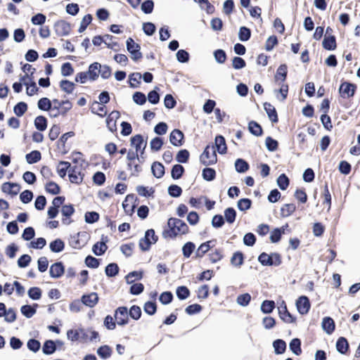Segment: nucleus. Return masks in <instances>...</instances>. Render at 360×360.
Here are the masks:
<instances>
[{
  "mask_svg": "<svg viewBox=\"0 0 360 360\" xmlns=\"http://www.w3.org/2000/svg\"><path fill=\"white\" fill-rule=\"evenodd\" d=\"M168 229L163 231L164 238H173L177 235L185 234L188 231V225L182 220L170 218L167 222Z\"/></svg>",
  "mask_w": 360,
  "mask_h": 360,
  "instance_id": "nucleus-1",
  "label": "nucleus"
},
{
  "mask_svg": "<svg viewBox=\"0 0 360 360\" xmlns=\"http://www.w3.org/2000/svg\"><path fill=\"white\" fill-rule=\"evenodd\" d=\"M84 160L80 158H74L73 165H70L69 169V179L71 183L79 184L84 179L83 172Z\"/></svg>",
  "mask_w": 360,
  "mask_h": 360,
  "instance_id": "nucleus-2",
  "label": "nucleus"
},
{
  "mask_svg": "<svg viewBox=\"0 0 360 360\" xmlns=\"http://www.w3.org/2000/svg\"><path fill=\"white\" fill-rule=\"evenodd\" d=\"M200 162L204 165L214 164L217 160V154L214 146H207L200 157Z\"/></svg>",
  "mask_w": 360,
  "mask_h": 360,
  "instance_id": "nucleus-3",
  "label": "nucleus"
},
{
  "mask_svg": "<svg viewBox=\"0 0 360 360\" xmlns=\"http://www.w3.org/2000/svg\"><path fill=\"white\" fill-rule=\"evenodd\" d=\"M158 238L155 233L153 229H148L145 233L144 238H141L139 241V247L143 250H149L150 245L157 242Z\"/></svg>",
  "mask_w": 360,
  "mask_h": 360,
  "instance_id": "nucleus-4",
  "label": "nucleus"
},
{
  "mask_svg": "<svg viewBox=\"0 0 360 360\" xmlns=\"http://www.w3.org/2000/svg\"><path fill=\"white\" fill-rule=\"evenodd\" d=\"M127 49L131 53V58L136 61L142 58V53L140 51V46L135 43L131 38H129L127 40Z\"/></svg>",
  "mask_w": 360,
  "mask_h": 360,
  "instance_id": "nucleus-5",
  "label": "nucleus"
},
{
  "mask_svg": "<svg viewBox=\"0 0 360 360\" xmlns=\"http://www.w3.org/2000/svg\"><path fill=\"white\" fill-rule=\"evenodd\" d=\"M115 319L119 326H124L128 323L129 314L126 307H118L115 314Z\"/></svg>",
  "mask_w": 360,
  "mask_h": 360,
  "instance_id": "nucleus-6",
  "label": "nucleus"
},
{
  "mask_svg": "<svg viewBox=\"0 0 360 360\" xmlns=\"http://www.w3.org/2000/svg\"><path fill=\"white\" fill-rule=\"evenodd\" d=\"M54 30L57 35L67 36L71 31V26L65 20H58L54 24Z\"/></svg>",
  "mask_w": 360,
  "mask_h": 360,
  "instance_id": "nucleus-7",
  "label": "nucleus"
},
{
  "mask_svg": "<svg viewBox=\"0 0 360 360\" xmlns=\"http://www.w3.org/2000/svg\"><path fill=\"white\" fill-rule=\"evenodd\" d=\"M356 90V86L349 82H343L339 89V92L343 98L352 97Z\"/></svg>",
  "mask_w": 360,
  "mask_h": 360,
  "instance_id": "nucleus-8",
  "label": "nucleus"
},
{
  "mask_svg": "<svg viewBox=\"0 0 360 360\" xmlns=\"http://www.w3.org/2000/svg\"><path fill=\"white\" fill-rule=\"evenodd\" d=\"M278 314L280 318L285 323H293L295 321V319L288 311L287 307L284 301H282L281 305L278 307Z\"/></svg>",
  "mask_w": 360,
  "mask_h": 360,
  "instance_id": "nucleus-9",
  "label": "nucleus"
},
{
  "mask_svg": "<svg viewBox=\"0 0 360 360\" xmlns=\"http://www.w3.org/2000/svg\"><path fill=\"white\" fill-rule=\"evenodd\" d=\"M296 306L298 311L301 314H305L308 313L310 309V303L307 297L301 296L296 302Z\"/></svg>",
  "mask_w": 360,
  "mask_h": 360,
  "instance_id": "nucleus-10",
  "label": "nucleus"
},
{
  "mask_svg": "<svg viewBox=\"0 0 360 360\" xmlns=\"http://www.w3.org/2000/svg\"><path fill=\"white\" fill-rule=\"evenodd\" d=\"M98 301V296L96 292H91L88 295H84L81 298V302L89 307H94Z\"/></svg>",
  "mask_w": 360,
  "mask_h": 360,
  "instance_id": "nucleus-11",
  "label": "nucleus"
},
{
  "mask_svg": "<svg viewBox=\"0 0 360 360\" xmlns=\"http://www.w3.org/2000/svg\"><path fill=\"white\" fill-rule=\"evenodd\" d=\"M184 134L179 129H174L169 136V141L174 146H181L183 144Z\"/></svg>",
  "mask_w": 360,
  "mask_h": 360,
  "instance_id": "nucleus-12",
  "label": "nucleus"
},
{
  "mask_svg": "<svg viewBox=\"0 0 360 360\" xmlns=\"http://www.w3.org/2000/svg\"><path fill=\"white\" fill-rule=\"evenodd\" d=\"M131 146H134L136 149V152H139L141 148L142 151L141 152V154H143V150L146 148V143L144 142L143 138L141 135H136L134 136H132L131 138Z\"/></svg>",
  "mask_w": 360,
  "mask_h": 360,
  "instance_id": "nucleus-13",
  "label": "nucleus"
},
{
  "mask_svg": "<svg viewBox=\"0 0 360 360\" xmlns=\"http://www.w3.org/2000/svg\"><path fill=\"white\" fill-rule=\"evenodd\" d=\"M216 244V240H209L202 243L195 252V256L197 257H202L203 255L212 248Z\"/></svg>",
  "mask_w": 360,
  "mask_h": 360,
  "instance_id": "nucleus-14",
  "label": "nucleus"
},
{
  "mask_svg": "<svg viewBox=\"0 0 360 360\" xmlns=\"http://www.w3.org/2000/svg\"><path fill=\"white\" fill-rule=\"evenodd\" d=\"M20 186L15 183L6 182L2 184L1 190L4 193L11 195H17L20 191Z\"/></svg>",
  "mask_w": 360,
  "mask_h": 360,
  "instance_id": "nucleus-15",
  "label": "nucleus"
},
{
  "mask_svg": "<svg viewBox=\"0 0 360 360\" xmlns=\"http://www.w3.org/2000/svg\"><path fill=\"white\" fill-rule=\"evenodd\" d=\"M64 273V266L61 262L52 264L49 269L51 277L56 278L60 277Z\"/></svg>",
  "mask_w": 360,
  "mask_h": 360,
  "instance_id": "nucleus-16",
  "label": "nucleus"
},
{
  "mask_svg": "<svg viewBox=\"0 0 360 360\" xmlns=\"http://www.w3.org/2000/svg\"><path fill=\"white\" fill-rule=\"evenodd\" d=\"M288 224L281 226V228H276L271 232L270 240L272 243H277L280 240L282 234L285 233V230L288 229Z\"/></svg>",
  "mask_w": 360,
  "mask_h": 360,
  "instance_id": "nucleus-17",
  "label": "nucleus"
},
{
  "mask_svg": "<svg viewBox=\"0 0 360 360\" xmlns=\"http://www.w3.org/2000/svg\"><path fill=\"white\" fill-rule=\"evenodd\" d=\"M91 112L94 114L103 117L107 114L106 107L99 102L94 101L91 106Z\"/></svg>",
  "mask_w": 360,
  "mask_h": 360,
  "instance_id": "nucleus-18",
  "label": "nucleus"
},
{
  "mask_svg": "<svg viewBox=\"0 0 360 360\" xmlns=\"http://www.w3.org/2000/svg\"><path fill=\"white\" fill-rule=\"evenodd\" d=\"M75 212V209L72 205H65L61 208V213L65 218L63 219V222L65 224H70L71 221L69 220V217L72 215Z\"/></svg>",
  "mask_w": 360,
  "mask_h": 360,
  "instance_id": "nucleus-19",
  "label": "nucleus"
},
{
  "mask_svg": "<svg viewBox=\"0 0 360 360\" xmlns=\"http://www.w3.org/2000/svg\"><path fill=\"white\" fill-rule=\"evenodd\" d=\"M264 108L268 115L269 118L272 122H278V115L275 108L269 103H265L264 104Z\"/></svg>",
  "mask_w": 360,
  "mask_h": 360,
  "instance_id": "nucleus-20",
  "label": "nucleus"
},
{
  "mask_svg": "<svg viewBox=\"0 0 360 360\" xmlns=\"http://www.w3.org/2000/svg\"><path fill=\"white\" fill-rule=\"evenodd\" d=\"M322 328L328 334H331L335 330L334 321L330 317H325L322 321Z\"/></svg>",
  "mask_w": 360,
  "mask_h": 360,
  "instance_id": "nucleus-21",
  "label": "nucleus"
},
{
  "mask_svg": "<svg viewBox=\"0 0 360 360\" xmlns=\"http://www.w3.org/2000/svg\"><path fill=\"white\" fill-rule=\"evenodd\" d=\"M101 64L98 63H94L89 67V77L90 80L94 81L98 77L99 70Z\"/></svg>",
  "mask_w": 360,
  "mask_h": 360,
  "instance_id": "nucleus-22",
  "label": "nucleus"
},
{
  "mask_svg": "<svg viewBox=\"0 0 360 360\" xmlns=\"http://www.w3.org/2000/svg\"><path fill=\"white\" fill-rule=\"evenodd\" d=\"M215 146L217 151L220 154H224L226 153V144L224 138L222 136H217L215 138Z\"/></svg>",
  "mask_w": 360,
  "mask_h": 360,
  "instance_id": "nucleus-23",
  "label": "nucleus"
},
{
  "mask_svg": "<svg viewBox=\"0 0 360 360\" xmlns=\"http://www.w3.org/2000/svg\"><path fill=\"white\" fill-rule=\"evenodd\" d=\"M71 163L65 161H60L57 167V172L58 175L64 178L66 176L67 172H69Z\"/></svg>",
  "mask_w": 360,
  "mask_h": 360,
  "instance_id": "nucleus-24",
  "label": "nucleus"
},
{
  "mask_svg": "<svg viewBox=\"0 0 360 360\" xmlns=\"http://www.w3.org/2000/svg\"><path fill=\"white\" fill-rule=\"evenodd\" d=\"M56 350V343L54 341L49 340L45 341L42 347L43 353L49 355L54 353Z\"/></svg>",
  "mask_w": 360,
  "mask_h": 360,
  "instance_id": "nucleus-25",
  "label": "nucleus"
},
{
  "mask_svg": "<svg viewBox=\"0 0 360 360\" xmlns=\"http://www.w3.org/2000/svg\"><path fill=\"white\" fill-rule=\"evenodd\" d=\"M151 170L156 178H161L165 174L164 166L158 162H155L152 165Z\"/></svg>",
  "mask_w": 360,
  "mask_h": 360,
  "instance_id": "nucleus-26",
  "label": "nucleus"
},
{
  "mask_svg": "<svg viewBox=\"0 0 360 360\" xmlns=\"http://www.w3.org/2000/svg\"><path fill=\"white\" fill-rule=\"evenodd\" d=\"M296 210V206L293 203L285 204L281 208V215L282 217H288L290 216Z\"/></svg>",
  "mask_w": 360,
  "mask_h": 360,
  "instance_id": "nucleus-27",
  "label": "nucleus"
},
{
  "mask_svg": "<svg viewBox=\"0 0 360 360\" xmlns=\"http://www.w3.org/2000/svg\"><path fill=\"white\" fill-rule=\"evenodd\" d=\"M322 44L326 50H334L336 48L335 37L334 36L325 37Z\"/></svg>",
  "mask_w": 360,
  "mask_h": 360,
  "instance_id": "nucleus-28",
  "label": "nucleus"
},
{
  "mask_svg": "<svg viewBox=\"0 0 360 360\" xmlns=\"http://www.w3.org/2000/svg\"><path fill=\"white\" fill-rule=\"evenodd\" d=\"M349 345L346 338L341 337L336 342L337 350L341 354H345L348 350Z\"/></svg>",
  "mask_w": 360,
  "mask_h": 360,
  "instance_id": "nucleus-29",
  "label": "nucleus"
},
{
  "mask_svg": "<svg viewBox=\"0 0 360 360\" xmlns=\"http://www.w3.org/2000/svg\"><path fill=\"white\" fill-rule=\"evenodd\" d=\"M49 247L53 252H60L63 250L65 244L62 240L56 239L50 243Z\"/></svg>",
  "mask_w": 360,
  "mask_h": 360,
  "instance_id": "nucleus-30",
  "label": "nucleus"
},
{
  "mask_svg": "<svg viewBox=\"0 0 360 360\" xmlns=\"http://www.w3.org/2000/svg\"><path fill=\"white\" fill-rule=\"evenodd\" d=\"M248 129L251 134L256 136H259L262 134V129L261 126L255 121H251L249 122Z\"/></svg>",
  "mask_w": 360,
  "mask_h": 360,
  "instance_id": "nucleus-31",
  "label": "nucleus"
},
{
  "mask_svg": "<svg viewBox=\"0 0 360 360\" xmlns=\"http://www.w3.org/2000/svg\"><path fill=\"white\" fill-rule=\"evenodd\" d=\"M26 160L29 164H33L39 162L41 158V153L38 150H33L25 156Z\"/></svg>",
  "mask_w": 360,
  "mask_h": 360,
  "instance_id": "nucleus-32",
  "label": "nucleus"
},
{
  "mask_svg": "<svg viewBox=\"0 0 360 360\" xmlns=\"http://www.w3.org/2000/svg\"><path fill=\"white\" fill-rule=\"evenodd\" d=\"M143 277V273L141 271H131L126 276L125 279L127 283L132 284L136 280H141Z\"/></svg>",
  "mask_w": 360,
  "mask_h": 360,
  "instance_id": "nucleus-33",
  "label": "nucleus"
},
{
  "mask_svg": "<svg viewBox=\"0 0 360 360\" xmlns=\"http://www.w3.org/2000/svg\"><path fill=\"white\" fill-rule=\"evenodd\" d=\"M273 347L276 354H283L286 349L285 342L283 340L278 339L273 342Z\"/></svg>",
  "mask_w": 360,
  "mask_h": 360,
  "instance_id": "nucleus-34",
  "label": "nucleus"
},
{
  "mask_svg": "<svg viewBox=\"0 0 360 360\" xmlns=\"http://www.w3.org/2000/svg\"><path fill=\"white\" fill-rule=\"evenodd\" d=\"M290 350L296 355H300L302 353L301 342L298 338H294L290 342Z\"/></svg>",
  "mask_w": 360,
  "mask_h": 360,
  "instance_id": "nucleus-35",
  "label": "nucleus"
},
{
  "mask_svg": "<svg viewBox=\"0 0 360 360\" xmlns=\"http://www.w3.org/2000/svg\"><path fill=\"white\" fill-rule=\"evenodd\" d=\"M287 76V65L285 64L281 65L277 69L276 74L275 75V79L276 81L279 79L281 82H284L286 79Z\"/></svg>",
  "mask_w": 360,
  "mask_h": 360,
  "instance_id": "nucleus-36",
  "label": "nucleus"
},
{
  "mask_svg": "<svg viewBox=\"0 0 360 360\" xmlns=\"http://www.w3.org/2000/svg\"><path fill=\"white\" fill-rule=\"evenodd\" d=\"M35 127L41 131H44L47 127V120L44 116H38L34 120Z\"/></svg>",
  "mask_w": 360,
  "mask_h": 360,
  "instance_id": "nucleus-37",
  "label": "nucleus"
},
{
  "mask_svg": "<svg viewBox=\"0 0 360 360\" xmlns=\"http://www.w3.org/2000/svg\"><path fill=\"white\" fill-rule=\"evenodd\" d=\"M97 354L101 358L105 359L111 356L112 349L109 346L103 345L97 349Z\"/></svg>",
  "mask_w": 360,
  "mask_h": 360,
  "instance_id": "nucleus-38",
  "label": "nucleus"
},
{
  "mask_svg": "<svg viewBox=\"0 0 360 360\" xmlns=\"http://www.w3.org/2000/svg\"><path fill=\"white\" fill-rule=\"evenodd\" d=\"M236 170L239 173H244L249 169V165L243 159H237L235 162Z\"/></svg>",
  "mask_w": 360,
  "mask_h": 360,
  "instance_id": "nucleus-39",
  "label": "nucleus"
},
{
  "mask_svg": "<svg viewBox=\"0 0 360 360\" xmlns=\"http://www.w3.org/2000/svg\"><path fill=\"white\" fill-rule=\"evenodd\" d=\"M107 248L108 247L105 243L98 242L94 245L92 250L96 255L100 256L105 253Z\"/></svg>",
  "mask_w": 360,
  "mask_h": 360,
  "instance_id": "nucleus-40",
  "label": "nucleus"
},
{
  "mask_svg": "<svg viewBox=\"0 0 360 360\" xmlns=\"http://www.w3.org/2000/svg\"><path fill=\"white\" fill-rule=\"evenodd\" d=\"M208 256L212 263H216L223 258V251L221 249H215Z\"/></svg>",
  "mask_w": 360,
  "mask_h": 360,
  "instance_id": "nucleus-41",
  "label": "nucleus"
},
{
  "mask_svg": "<svg viewBox=\"0 0 360 360\" xmlns=\"http://www.w3.org/2000/svg\"><path fill=\"white\" fill-rule=\"evenodd\" d=\"M236 212L232 207H229L224 210V217L229 224H233L235 221Z\"/></svg>",
  "mask_w": 360,
  "mask_h": 360,
  "instance_id": "nucleus-42",
  "label": "nucleus"
},
{
  "mask_svg": "<svg viewBox=\"0 0 360 360\" xmlns=\"http://www.w3.org/2000/svg\"><path fill=\"white\" fill-rule=\"evenodd\" d=\"M275 307V303L271 300H264L261 305V310L264 314L271 313Z\"/></svg>",
  "mask_w": 360,
  "mask_h": 360,
  "instance_id": "nucleus-43",
  "label": "nucleus"
},
{
  "mask_svg": "<svg viewBox=\"0 0 360 360\" xmlns=\"http://www.w3.org/2000/svg\"><path fill=\"white\" fill-rule=\"evenodd\" d=\"M184 172V168L181 165H175L173 166L171 172L172 177L174 179H179L181 177Z\"/></svg>",
  "mask_w": 360,
  "mask_h": 360,
  "instance_id": "nucleus-44",
  "label": "nucleus"
},
{
  "mask_svg": "<svg viewBox=\"0 0 360 360\" xmlns=\"http://www.w3.org/2000/svg\"><path fill=\"white\" fill-rule=\"evenodd\" d=\"M127 158L129 161L127 164L128 169L132 170V164L134 163V161H139L138 152L129 150L127 153Z\"/></svg>",
  "mask_w": 360,
  "mask_h": 360,
  "instance_id": "nucleus-45",
  "label": "nucleus"
},
{
  "mask_svg": "<svg viewBox=\"0 0 360 360\" xmlns=\"http://www.w3.org/2000/svg\"><path fill=\"white\" fill-rule=\"evenodd\" d=\"M60 86L63 91L67 94H71L74 91L75 84L68 80H62L60 82Z\"/></svg>",
  "mask_w": 360,
  "mask_h": 360,
  "instance_id": "nucleus-46",
  "label": "nucleus"
},
{
  "mask_svg": "<svg viewBox=\"0 0 360 360\" xmlns=\"http://www.w3.org/2000/svg\"><path fill=\"white\" fill-rule=\"evenodd\" d=\"M27 109V105L25 102H19L14 106L13 111L18 117H21L26 112Z\"/></svg>",
  "mask_w": 360,
  "mask_h": 360,
  "instance_id": "nucleus-47",
  "label": "nucleus"
},
{
  "mask_svg": "<svg viewBox=\"0 0 360 360\" xmlns=\"http://www.w3.org/2000/svg\"><path fill=\"white\" fill-rule=\"evenodd\" d=\"M231 263L240 267L243 264V255L240 252H235L231 259Z\"/></svg>",
  "mask_w": 360,
  "mask_h": 360,
  "instance_id": "nucleus-48",
  "label": "nucleus"
},
{
  "mask_svg": "<svg viewBox=\"0 0 360 360\" xmlns=\"http://www.w3.org/2000/svg\"><path fill=\"white\" fill-rule=\"evenodd\" d=\"M142 75L139 72H134L129 75V84L131 87L136 88L140 83Z\"/></svg>",
  "mask_w": 360,
  "mask_h": 360,
  "instance_id": "nucleus-49",
  "label": "nucleus"
},
{
  "mask_svg": "<svg viewBox=\"0 0 360 360\" xmlns=\"http://www.w3.org/2000/svg\"><path fill=\"white\" fill-rule=\"evenodd\" d=\"M251 36L250 30L246 27H241L239 30L238 37L242 41H248Z\"/></svg>",
  "mask_w": 360,
  "mask_h": 360,
  "instance_id": "nucleus-50",
  "label": "nucleus"
},
{
  "mask_svg": "<svg viewBox=\"0 0 360 360\" xmlns=\"http://www.w3.org/2000/svg\"><path fill=\"white\" fill-rule=\"evenodd\" d=\"M119 268L118 266L115 263L109 264L105 267V274L109 277H112L118 274Z\"/></svg>",
  "mask_w": 360,
  "mask_h": 360,
  "instance_id": "nucleus-51",
  "label": "nucleus"
},
{
  "mask_svg": "<svg viewBox=\"0 0 360 360\" xmlns=\"http://www.w3.org/2000/svg\"><path fill=\"white\" fill-rule=\"evenodd\" d=\"M195 244L192 242L186 243L182 248L183 255L185 257H189L195 250Z\"/></svg>",
  "mask_w": 360,
  "mask_h": 360,
  "instance_id": "nucleus-52",
  "label": "nucleus"
},
{
  "mask_svg": "<svg viewBox=\"0 0 360 360\" xmlns=\"http://www.w3.org/2000/svg\"><path fill=\"white\" fill-rule=\"evenodd\" d=\"M27 293L28 296L34 300H38L41 297V290L37 287H32L30 288Z\"/></svg>",
  "mask_w": 360,
  "mask_h": 360,
  "instance_id": "nucleus-53",
  "label": "nucleus"
},
{
  "mask_svg": "<svg viewBox=\"0 0 360 360\" xmlns=\"http://www.w3.org/2000/svg\"><path fill=\"white\" fill-rule=\"evenodd\" d=\"M92 20V16L90 14H87L84 16L82 18L80 26L79 27V32L82 33L83 32L87 27V26L91 22Z\"/></svg>",
  "mask_w": 360,
  "mask_h": 360,
  "instance_id": "nucleus-54",
  "label": "nucleus"
},
{
  "mask_svg": "<svg viewBox=\"0 0 360 360\" xmlns=\"http://www.w3.org/2000/svg\"><path fill=\"white\" fill-rule=\"evenodd\" d=\"M195 2L199 4L202 9L205 10L208 13H212L214 8L208 0H193Z\"/></svg>",
  "mask_w": 360,
  "mask_h": 360,
  "instance_id": "nucleus-55",
  "label": "nucleus"
},
{
  "mask_svg": "<svg viewBox=\"0 0 360 360\" xmlns=\"http://www.w3.org/2000/svg\"><path fill=\"white\" fill-rule=\"evenodd\" d=\"M46 190L48 193L53 195H56L60 193V187L53 181H49L46 184Z\"/></svg>",
  "mask_w": 360,
  "mask_h": 360,
  "instance_id": "nucleus-56",
  "label": "nucleus"
},
{
  "mask_svg": "<svg viewBox=\"0 0 360 360\" xmlns=\"http://www.w3.org/2000/svg\"><path fill=\"white\" fill-rule=\"evenodd\" d=\"M129 316L134 320H138L141 316V308L136 305L132 306L128 311Z\"/></svg>",
  "mask_w": 360,
  "mask_h": 360,
  "instance_id": "nucleus-57",
  "label": "nucleus"
},
{
  "mask_svg": "<svg viewBox=\"0 0 360 360\" xmlns=\"http://www.w3.org/2000/svg\"><path fill=\"white\" fill-rule=\"evenodd\" d=\"M176 293L179 300H185L189 296L190 291L186 286H179Z\"/></svg>",
  "mask_w": 360,
  "mask_h": 360,
  "instance_id": "nucleus-58",
  "label": "nucleus"
},
{
  "mask_svg": "<svg viewBox=\"0 0 360 360\" xmlns=\"http://www.w3.org/2000/svg\"><path fill=\"white\" fill-rule=\"evenodd\" d=\"M38 108L41 110H49L51 109L52 103L47 98H42L38 101Z\"/></svg>",
  "mask_w": 360,
  "mask_h": 360,
  "instance_id": "nucleus-59",
  "label": "nucleus"
},
{
  "mask_svg": "<svg viewBox=\"0 0 360 360\" xmlns=\"http://www.w3.org/2000/svg\"><path fill=\"white\" fill-rule=\"evenodd\" d=\"M188 158L189 152L186 149H183L178 152L176 160L179 162L185 163L188 161Z\"/></svg>",
  "mask_w": 360,
  "mask_h": 360,
  "instance_id": "nucleus-60",
  "label": "nucleus"
},
{
  "mask_svg": "<svg viewBox=\"0 0 360 360\" xmlns=\"http://www.w3.org/2000/svg\"><path fill=\"white\" fill-rule=\"evenodd\" d=\"M277 184L281 190H285L289 185V179L284 174H281L277 179Z\"/></svg>",
  "mask_w": 360,
  "mask_h": 360,
  "instance_id": "nucleus-61",
  "label": "nucleus"
},
{
  "mask_svg": "<svg viewBox=\"0 0 360 360\" xmlns=\"http://www.w3.org/2000/svg\"><path fill=\"white\" fill-rule=\"evenodd\" d=\"M20 310L22 314L27 318L32 317L36 313V309L30 305H24L21 307Z\"/></svg>",
  "mask_w": 360,
  "mask_h": 360,
  "instance_id": "nucleus-62",
  "label": "nucleus"
},
{
  "mask_svg": "<svg viewBox=\"0 0 360 360\" xmlns=\"http://www.w3.org/2000/svg\"><path fill=\"white\" fill-rule=\"evenodd\" d=\"M143 310L144 311L149 314V315H153L157 310V307L155 302H147L145 303L143 306Z\"/></svg>",
  "mask_w": 360,
  "mask_h": 360,
  "instance_id": "nucleus-63",
  "label": "nucleus"
},
{
  "mask_svg": "<svg viewBox=\"0 0 360 360\" xmlns=\"http://www.w3.org/2000/svg\"><path fill=\"white\" fill-rule=\"evenodd\" d=\"M27 348L30 351H32L33 352H37L39 350L41 344H40L39 341H38L35 339H30L28 340V342L27 343Z\"/></svg>",
  "mask_w": 360,
  "mask_h": 360,
  "instance_id": "nucleus-64",
  "label": "nucleus"
}]
</instances>
